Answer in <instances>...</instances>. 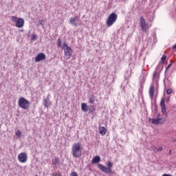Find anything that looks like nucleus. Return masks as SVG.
I'll list each match as a JSON object with an SVG mask.
<instances>
[{
  "instance_id": "obj_29",
  "label": "nucleus",
  "mask_w": 176,
  "mask_h": 176,
  "mask_svg": "<svg viewBox=\"0 0 176 176\" xmlns=\"http://www.w3.org/2000/svg\"><path fill=\"white\" fill-rule=\"evenodd\" d=\"M157 151H163V147H160L159 148H157Z\"/></svg>"
},
{
  "instance_id": "obj_23",
  "label": "nucleus",
  "mask_w": 176,
  "mask_h": 176,
  "mask_svg": "<svg viewBox=\"0 0 176 176\" xmlns=\"http://www.w3.org/2000/svg\"><path fill=\"white\" fill-rule=\"evenodd\" d=\"M38 25H45V20L41 19V21H39Z\"/></svg>"
},
{
  "instance_id": "obj_8",
  "label": "nucleus",
  "mask_w": 176,
  "mask_h": 176,
  "mask_svg": "<svg viewBox=\"0 0 176 176\" xmlns=\"http://www.w3.org/2000/svg\"><path fill=\"white\" fill-rule=\"evenodd\" d=\"M18 160L21 163H26L27 160H28V157L27 156V153H21L18 155Z\"/></svg>"
},
{
  "instance_id": "obj_12",
  "label": "nucleus",
  "mask_w": 176,
  "mask_h": 176,
  "mask_svg": "<svg viewBox=\"0 0 176 176\" xmlns=\"http://www.w3.org/2000/svg\"><path fill=\"white\" fill-rule=\"evenodd\" d=\"M43 104L45 108H49V107L52 105V102H50V99L49 98V96H47L46 98L43 100Z\"/></svg>"
},
{
  "instance_id": "obj_25",
  "label": "nucleus",
  "mask_w": 176,
  "mask_h": 176,
  "mask_svg": "<svg viewBox=\"0 0 176 176\" xmlns=\"http://www.w3.org/2000/svg\"><path fill=\"white\" fill-rule=\"evenodd\" d=\"M31 40L32 41H36V34H33L32 36Z\"/></svg>"
},
{
  "instance_id": "obj_10",
  "label": "nucleus",
  "mask_w": 176,
  "mask_h": 176,
  "mask_svg": "<svg viewBox=\"0 0 176 176\" xmlns=\"http://www.w3.org/2000/svg\"><path fill=\"white\" fill-rule=\"evenodd\" d=\"M160 107H161L162 113L165 116H167V111H166V104H164V98H162L161 99Z\"/></svg>"
},
{
  "instance_id": "obj_5",
  "label": "nucleus",
  "mask_w": 176,
  "mask_h": 176,
  "mask_svg": "<svg viewBox=\"0 0 176 176\" xmlns=\"http://www.w3.org/2000/svg\"><path fill=\"white\" fill-rule=\"evenodd\" d=\"M116 20H118V14L112 12L107 18L106 24L108 27H111L116 23Z\"/></svg>"
},
{
  "instance_id": "obj_19",
  "label": "nucleus",
  "mask_w": 176,
  "mask_h": 176,
  "mask_svg": "<svg viewBox=\"0 0 176 176\" xmlns=\"http://www.w3.org/2000/svg\"><path fill=\"white\" fill-rule=\"evenodd\" d=\"M52 164L54 166H60V159L58 157H55L52 160Z\"/></svg>"
},
{
  "instance_id": "obj_13",
  "label": "nucleus",
  "mask_w": 176,
  "mask_h": 176,
  "mask_svg": "<svg viewBox=\"0 0 176 176\" xmlns=\"http://www.w3.org/2000/svg\"><path fill=\"white\" fill-rule=\"evenodd\" d=\"M101 162V157L98 155L95 156L91 160L92 164H97Z\"/></svg>"
},
{
  "instance_id": "obj_14",
  "label": "nucleus",
  "mask_w": 176,
  "mask_h": 176,
  "mask_svg": "<svg viewBox=\"0 0 176 176\" xmlns=\"http://www.w3.org/2000/svg\"><path fill=\"white\" fill-rule=\"evenodd\" d=\"M78 19V16L72 17L69 19V23L72 24V25H74V27H76L78 24H76V20Z\"/></svg>"
},
{
  "instance_id": "obj_9",
  "label": "nucleus",
  "mask_w": 176,
  "mask_h": 176,
  "mask_svg": "<svg viewBox=\"0 0 176 176\" xmlns=\"http://www.w3.org/2000/svg\"><path fill=\"white\" fill-rule=\"evenodd\" d=\"M42 60H46V54L43 53H39L35 58L34 61L36 63H39V61H42Z\"/></svg>"
},
{
  "instance_id": "obj_33",
  "label": "nucleus",
  "mask_w": 176,
  "mask_h": 176,
  "mask_svg": "<svg viewBox=\"0 0 176 176\" xmlns=\"http://www.w3.org/2000/svg\"><path fill=\"white\" fill-rule=\"evenodd\" d=\"M157 118H160V114H158V115H157Z\"/></svg>"
},
{
  "instance_id": "obj_6",
  "label": "nucleus",
  "mask_w": 176,
  "mask_h": 176,
  "mask_svg": "<svg viewBox=\"0 0 176 176\" xmlns=\"http://www.w3.org/2000/svg\"><path fill=\"white\" fill-rule=\"evenodd\" d=\"M11 19L13 23H15V25L17 27V28H21L24 27V19L22 18L17 19V17L13 16H12Z\"/></svg>"
},
{
  "instance_id": "obj_17",
  "label": "nucleus",
  "mask_w": 176,
  "mask_h": 176,
  "mask_svg": "<svg viewBox=\"0 0 176 176\" xmlns=\"http://www.w3.org/2000/svg\"><path fill=\"white\" fill-rule=\"evenodd\" d=\"M81 109L82 112H87L89 111V106L86 103H82Z\"/></svg>"
},
{
  "instance_id": "obj_30",
  "label": "nucleus",
  "mask_w": 176,
  "mask_h": 176,
  "mask_svg": "<svg viewBox=\"0 0 176 176\" xmlns=\"http://www.w3.org/2000/svg\"><path fill=\"white\" fill-rule=\"evenodd\" d=\"M166 102H167V104H168V102H170V98H167Z\"/></svg>"
},
{
  "instance_id": "obj_20",
  "label": "nucleus",
  "mask_w": 176,
  "mask_h": 176,
  "mask_svg": "<svg viewBox=\"0 0 176 176\" xmlns=\"http://www.w3.org/2000/svg\"><path fill=\"white\" fill-rule=\"evenodd\" d=\"M15 135L17 137V138H21L22 135H21V131L20 130H18L15 132Z\"/></svg>"
},
{
  "instance_id": "obj_32",
  "label": "nucleus",
  "mask_w": 176,
  "mask_h": 176,
  "mask_svg": "<svg viewBox=\"0 0 176 176\" xmlns=\"http://www.w3.org/2000/svg\"><path fill=\"white\" fill-rule=\"evenodd\" d=\"M171 152H173V151L170 150L169 153L171 154Z\"/></svg>"
},
{
  "instance_id": "obj_2",
  "label": "nucleus",
  "mask_w": 176,
  "mask_h": 176,
  "mask_svg": "<svg viewBox=\"0 0 176 176\" xmlns=\"http://www.w3.org/2000/svg\"><path fill=\"white\" fill-rule=\"evenodd\" d=\"M83 151V146L82 144L77 142L73 144L72 147V154L73 157H80L82 156V151Z\"/></svg>"
},
{
  "instance_id": "obj_11",
  "label": "nucleus",
  "mask_w": 176,
  "mask_h": 176,
  "mask_svg": "<svg viewBox=\"0 0 176 176\" xmlns=\"http://www.w3.org/2000/svg\"><path fill=\"white\" fill-rule=\"evenodd\" d=\"M140 25L142 28V31H146V27H148V25L146 24V22L145 21V19L144 17H140Z\"/></svg>"
},
{
  "instance_id": "obj_27",
  "label": "nucleus",
  "mask_w": 176,
  "mask_h": 176,
  "mask_svg": "<svg viewBox=\"0 0 176 176\" xmlns=\"http://www.w3.org/2000/svg\"><path fill=\"white\" fill-rule=\"evenodd\" d=\"M171 65H172V64L170 63V64L167 66V67L166 68V71H167V70L168 69V68L171 67Z\"/></svg>"
},
{
  "instance_id": "obj_21",
  "label": "nucleus",
  "mask_w": 176,
  "mask_h": 176,
  "mask_svg": "<svg viewBox=\"0 0 176 176\" xmlns=\"http://www.w3.org/2000/svg\"><path fill=\"white\" fill-rule=\"evenodd\" d=\"M88 110L89 111V113H93V112H94V106L91 105L88 107Z\"/></svg>"
},
{
  "instance_id": "obj_1",
  "label": "nucleus",
  "mask_w": 176,
  "mask_h": 176,
  "mask_svg": "<svg viewBox=\"0 0 176 176\" xmlns=\"http://www.w3.org/2000/svg\"><path fill=\"white\" fill-rule=\"evenodd\" d=\"M58 47H61L64 52H65V56L67 58V60H69L71 58V56H72V48H71L69 46H68V44H67V41L63 42V45H61V38L58 39V43H57Z\"/></svg>"
},
{
  "instance_id": "obj_28",
  "label": "nucleus",
  "mask_w": 176,
  "mask_h": 176,
  "mask_svg": "<svg viewBox=\"0 0 176 176\" xmlns=\"http://www.w3.org/2000/svg\"><path fill=\"white\" fill-rule=\"evenodd\" d=\"M157 75V73L156 72H155L153 73V78H155Z\"/></svg>"
},
{
  "instance_id": "obj_22",
  "label": "nucleus",
  "mask_w": 176,
  "mask_h": 176,
  "mask_svg": "<svg viewBox=\"0 0 176 176\" xmlns=\"http://www.w3.org/2000/svg\"><path fill=\"white\" fill-rule=\"evenodd\" d=\"M166 58H167V56L164 54L162 56V58H161L162 64H164V61H166Z\"/></svg>"
},
{
  "instance_id": "obj_26",
  "label": "nucleus",
  "mask_w": 176,
  "mask_h": 176,
  "mask_svg": "<svg viewBox=\"0 0 176 176\" xmlns=\"http://www.w3.org/2000/svg\"><path fill=\"white\" fill-rule=\"evenodd\" d=\"M70 176H78V173H76V172H72V173L70 174Z\"/></svg>"
},
{
  "instance_id": "obj_7",
  "label": "nucleus",
  "mask_w": 176,
  "mask_h": 176,
  "mask_svg": "<svg viewBox=\"0 0 176 176\" xmlns=\"http://www.w3.org/2000/svg\"><path fill=\"white\" fill-rule=\"evenodd\" d=\"M149 121L151 122L152 124L159 125L163 124L166 122V119L164 118H150Z\"/></svg>"
},
{
  "instance_id": "obj_24",
  "label": "nucleus",
  "mask_w": 176,
  "mask_h": 176,
  "mask_svg": "<svg viewBox=\"0 0 176 176\" xmlns=\"http://www.w3.org/2000/svg\"><path fill=\"white\" fill-rule=\"evenodd\" d=\"M173 93V89H168L166 90V94H171Z\"/></svg>"
},
{
  "instance_id": "obj_16",
  "label": "nucleus",
  "mask_w": 176,
  "mask_h": 176,
  "mask_svg": "<svg viewBox=\"0 0 176 176\" xmlns=\"http://www.w3.org/2000/svg\"><path fill=\"white\" fill-rule=\"evenodd\" d=\"M99 134L101 135H105V134H107V129L104 126L99 127Z\"/></svg>"
},
{
  "instance_id": "obj_31",
  "label": "nucleus",
  "mask_w": 176,
  "mask_h": 176,
  "mask_svg": "<svg viewBox=\"0 0 176 176\" xmlns=\"http://www.w3.org/2000/svg\"><path fill=\"white\" fill-rule=\"evenodd\" d=\"M162 176H173V175H168V174H164V175H162Z\"/></svg>"
},
{
  "instance_id": "obj_15",
  "label": "nucleus",
  "mask_w": 176,
  "mask_h": 176,
  "mask_svg": "<svg viewBox=\"0 0 176 176\" xmlns=\"http://www.w3.org/2000/svg\"><path fill=\"white\" fill-rule=\"evenodd\" d=\"M155 94V86L151 85L150 89H149V96L150 98H153V96Z\"/></svg>"
},
{
  "instance_id": "obj_3",
  "label": "nucleus",
  "mask_w": 176,
  "mask_h": 176,
  "mask_svg": "<svg viewBox=\"0 0 176 176\" xmlns=\"http://www.w3.org/2000/svg\"><path fill=\"white\" fill-rule=\"evenodd\" d=\"M107 167L104 166V165L101 164H98V167L100 171H102V173H105L106 174H111L112 173V167H113V163L109 162L107 164Z\"/></svg>"
},
{
  "instance_id": "obj_4",
  "label": "nucleus",
  "mask_w": 176,
  "mask_h": 176,
  "mask_svg": "<svg viewBox=\"0 0 176 176\" xmlns=\"http://www.w3.org/2000/svg\"><path fill=\"white\" fill-rule=\"evenodd\" d=\"M18 105L20 107V108H22V109L27 111V109L30 108V101L25 98L21 97L18 101Z\"/></svg>"
},
{
  "instance_id": "obj_18",
  "label": "nucleus",
  "mask_w": 176,
  "mask_h": 176,
  "mask_svg": "<svg viewBox=\"0 0 176 176\" xmlns=\"http://www.w3.org/2000/svg\"><path fill=\"white\" fill-rule=\"evenodd\" d=\"M89 104H94V101H96V96L94 95L91 94L88 98Z\"/></svg>"
}]
</instances>
